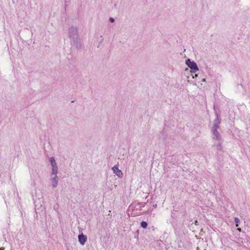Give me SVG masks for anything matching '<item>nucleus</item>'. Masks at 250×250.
Returning a JSON list of instances; mask_svg holds the SVG:
<instances>
[{
    "instance_id": "11",
    "label": "nucleus",
    "mask_w": 250,
    "mask_h": 250,
    "mask_svg": "<svg viewBox=\"0 0 250 250\" xmlns=\"http://www.w3.org/2000/svg\"><path fill=\"white\" fill-rule=\"evenodd\" d=\"M213 109L215 116H219V108L217 107L215 105H213Z\"/></svg>"
},
{
    "instance_id": "1",
    "label": "nucleus",
    "mask_w": 250,
    "mask_h": 250,
    "mask_svg": "<svg viewBox=\"0 0 250 250\" xmlns=\"http://www.w3.org/2000/svg\"><path fill=\"white\" fill-rule=\"evenodd\" d=\"M185 63L188 67L191 69L190 71L191 73H195L199 70L196 63L193 61H191L190 59H188L186 60Z\"/></svg>"
},
{
    "instance_id": "16",
    "label": "nucleus",
    "mask_w": 250,
    "mask_h": 250,
    "mask_svg": "<svg viewBox=\"0 0 250 250\" xmlns=\"http://www.w3.org/2000/svg\"><path fill=\"white\" fill-rule=\"evenodd\" d=\"M222 146L221 145V144L219 143L217 146V149L218 150H221Z\"/></svg>"
},
{
    "instance_id": "19",
    "label": "nucleus",
    "mask_w": 250,
    "mask_h": 250,
    "mask_svg": "<svg viewBox=\"0 0 250 250\" xmlns=\"http://www.w3.org/2000/svg\"><path fill=\"white\" fill-rule=\"evenodd\" d=\"M206 81V79H205V78L202 79V82H205Z\"/></svg>"
},
{
    "instance_id": "15",
    "label": "nucleus",
    "mask_w": 250,
    "mask_h": 250,
    "mask_svg": "<svg viewBox=\"0 0 250 250\" xmlns=\"http://www.w3.org/2000/svg\"><path fill=\"white\" fill-rule=\"evenodd\" d=\"M161 133L162 134L163 136H164V137L163 138V140L165 141L166 140V137H167L166 132L164 130H163V131L161 132Z\"/></svg>"
},
{
    "instance_id": "13",
    "label": "nucleus",
    "mask_w": 250,
    "mask_h": 250,
    "mask_svg": "<svg viewBox=\"0 0 250 250\" xmlns=\"http://www.w3.org/2000/svg\"><path fill=\"white\" fill-rule=\"evenodd\" d=\"M234 223L235 224V226L238 227L240 224V220L238 217L234 218Z\"/></svg>"
},
{
    "instance_id": "21",
    "label": "nucleus",
    "mask_w": 250,
    "mask_h": 250,
    "mask_svg": "<svg viewBox=\"0 0 250 250\" xmlns=\"http://www.w3.org/2000/svg\"><path fill=\"white\" fill-rule=\"evenodd\" d=\"M237 230L240 232L241 231V229L240 228H238Z\"/></svg>"
},
{
    "instance_id": "12",
    "label": "nucleus",
    "mask_w": 250,
    "mask_h": 250,
    "mask_svg": "<svg viewBox=\"0 0 250 250\" xmlns=\"http://www.w3.org/2000/svg\"><path fill=\"white\" fill-rule=\"evenodd\" d=\"M140 226L143 229H146L147 226V223L146 221H143L141 222Z\"/></svg>"
},
{
    "instance_id": "2",
    "label": "nucleus",
    "mask_w": 250,
    "mask_h": 250,
    "mask_svg": "<svg viewBox=\"0 0 250 250\" xmlns=\"http://www.w3.org/2000/svg\"><path fill=\"white\" fill-rule=\"evenodd\" d=\"M68 35L70 40L79 38L78 29L76 26H71L69 28Z\"/></svg>"
},
{
    "instance_id": "5",
    "label": "nucleus",
    "mask_w": 250,
    "mask_h": 250,
    "mask_svg": "<svg viewBox=\"0 0 250 250\" xmlns=\"http://www.w3.org/2000/svg\"><path fill=\"white\" fill-rule=\"evenodd\" d=\"M78 241L81 245H84L87 241V236L83 233L78 235Z\"/></svg>"
},
{
    "instance_id": "23",
    "label": "nucleus",
    "mask_w": 250,
    "mask_h": 250,
    "mask_svg": "<svg viewBox=\"0 0 250 250\" xmlns=\"http://www.w3.org/2000/svg\"><path fill=\"white\" fill-rule=\"evenodd\" d=\"M140 210H142L141 207H140V208L139 209Z\"/></svg>"
},
{
    "instance_id": "10",
    "label": "nucleus",
    "mask_w": 250,
    "mask_h": 250,
    "mask_svg": "<svg viewBox=\"0 0 250 250\" xmlns=\"http://www.w3.org/2000/svg\"><path fill=\"white\" fill-rule=\"evenodd\" d=\"M49 162L52 167L57 165L55 159L53 157H51L49 158Z\"/></svg>"
},
{
    "instance_id": "20",
    "label": "nucleus",
    "mask_w": 250,
    "mask_h": 250,
    "mask_svg": "<svg viewBox=\"0 0 250 250\" xmlns=\"http://www.w3.org/2000/svg\"><path fill=\"white\" fill-rule=\"evenodd\" d=\"M4 250V247L0 248V250Z\"/></svg>"
},
{
    "instance_id": "7",
    "label": "nucleus",
    "mask_w": 250,
    "mask_h": 250,
    "mask_svg": "<svg viewBox=\"0 0 250 250\" xmlns=\"http://www.w3.org/2000/svg\"><path fill=\"white\" fill-rule=\"evenodd\" d=\"M213 132V139L216 140H220L221 139V135L217 130H212Z\"/></svg>"
},
{
    "instance_id": "17",
    "label": "nucleus",
    "mask_w": 250,
    "mask_h": 250,
    "mask_svg": "<svg viewBox=\"0 0 250 250\" xmlns=\"http://www.w3.org/2000/svg\"><path fill=\"white\" fill-rule=\"evenodd\" d=\"M109 21L111 22V23H113L115 21V19L113 18H112V17H110L109 19Z\"/></svg>"
},
{
    "instance_id": "6",
    "label": "nucleus",
    "mask_w": 250,
    "mask_h": 250,
    "mask_svg": "<svg viewBox=\"0 0 250 250\" xmlns=\"http://www.w3.org/2000/svg\"><path fill=\"white\" fill-rule=\"evenodd\" d=\"M58 177L57 175H55L51 179L52 187L55 188L58 186Z\"/></svg>"
},
{
    "instance_id": "8",
    "label": "nucleus",
    "mask_w": 250,
    "mask_h": 250,
    "mask_svg": "<svg viewBox=\"0 0 250 250\" xmlns=\"http://www.w3.org/2000/svg\"><path fill=\"white\" fill-rule=\"evenodd\" d=\"M58 172V167L57 165L52 167L51 174L57 175Z\"/></svg>"
},
{
    "instance_id": "4",
    "label": "nucleus",
    "mask_w": 250,
    "mask_h": 250,
    "mask_svg": "<svg viewBox=\"0 0 250 250\" xmlns=\"http://www.w3.org/2000/svg\"><path fill=\"white\" fill-rule=\"evenodd\" d=\"M113 173L116 174L119 178H122L123 177V172L119 169V164L115 165L112 168Z\"/></svg>"
},
{
    "instance_id": "22",
    "label": "nucleus",
    "mask_w": 250,
    "mask_h": 250,
    "mask_svg": "<svg viewBox=\"0 0 250 250\" xmlns=\"http://www.w3.org/2000/svg\"><path fill=\"white\" fill-rule=\"evenodd\" d=\"M71 103H74V101H71Z\"/></svg>"
},
{
    "instance_id": "3",
    "label": "nucleus",
    "mask_w": 250,
    "mask_h": 250,
    "mask_svg": "<svg viewBox=\"0 0 250 250\" xmlns=\"http://www.w3.org/2000/svg\"><path fill=\"white\" fill-rule=\"evenodd\" d=\"M70 44L78 50H80L82 47L81 42L78 38L70 40Z\"/></svg>"
},
{
    "instance_id": "18",
    "label": "nucleus",
    "mask_w": 250,
    "mask_h": 250,
    "mask_svg": "<svg viewBox=\"0 0 250 250\" xmlns=\"http://www.w3.org/2000/svg\"><path fill=\"white\" fill-rule=\"evenodd\" d=\"M157 206V205L156 204H155L154 205H153V207H154V208H156Z\"/></svg>"
},
{
    "instance_id": "9",
    "label": "nucleus",
    "mask_w": 250,
    "mask_h": 250,
    "mask_svg": "<svg viewBox=\"0 0 250 250\" xmlns=\"http://www.w3.org/2000/svg\"><path fill=\"white\" fill-rule=\"evenodd\" d=\"M215 117H216V118L213 121V124L220 125V124L221 123V119L220 116H215Z\"/></svg>"
},
{
    "instance_id": "14",
    "label": "nucleus",
    "mask_w": 250,
    "mask_h": 250,
    "mask_svg": "<svg viewBox=\"0 0 250 250\" xmlns=\"http://www.w3.org/2000/svg\"><path fill=\"white\" fill-rule=\"evenodd\" d=\"M213 125L212 130H217L219 128V125H218L213 124Z\"/></svg>"
}]
</instances>
